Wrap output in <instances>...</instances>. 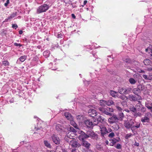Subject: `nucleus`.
Wrapping results in <instances>:
<instances>
[{
    "instance_id": "nucleus-57",
    "label": "nucleus",
    "mask_w": 152,
    "mask_h": 152,
    "mask_svg": "<svg viewBox=\"0 0 152 152\" xmlns=\"http://www.w3.org/2000/svg\"><path fill=\"white\" fill-rule=\"evenodd\" d=\"M134 145L135 146H138L139 145V143L135 142V143L134 144Z\"/></svg>"
},
{
    "instance_id": "nucleus-7",
    "label": "nucleus",
    "mask_w": 152,
    "mask_h": 152,
    "mask_svg": "<svg viewBox=\"0 0 152 152\" xmlns=\"http://www.w3.org/2000/svg\"><path fill=\"white\" fill-rule=\"evenodd\" d=\"M84 122L85 125L87 126L90 128L96 125V124H94V123H95L94 121L93 122H92L88 120H85Z\"/></svg>"
},
{
    "instance_id": "nucleus-51",
    "label": "nucleus",
    "mask_w": 152,
    "mask_h": 152,
    "mask_svg": "<svg viewBox=\"0 0 152 152\" xmlns=\"http://www.w3.org/2000/svg\"><path fill=\"white\" fill-rule=\"evenodd\" d=\"M10 3V0H7L6 3L4 4V5L5 7L8 6V4Z\"/></svg>"
},
{
    "instance_id": "nucleus-60",
    "label": "nucleus",
    "mask_w": 152,
    "mask_h": 152,
    "mask_svg": "<svg viewBox=\"0 0 152 152\" xmlns=\"http://www.w3.org/2000/svg\"><path fill=\"white\" fill-rule=\"evenodd\" d=\"M62 152H67L66 150L65 149H62Z\"/></svg>"
},
{
    "instance_id": "nucleus-48",
    "label": "nucleus",
    "mask_w": 152,
    "mask_h": 152,
    "mask_svg": "<svg viewBox=\"0 0 152 152\" xmlns=\"http://www.w3.org/2000/svg\"><path fill=\"white\" fill-rule=\"evenodd\" d=\"M145 116H147L149 118L151 116V114L149 112L145 114Z\"/></svg>"
},
{
    "instance_id": "nucleus-32",
    "label": "nucleus",
    "mask_w": 152,
    "mask_h": 152,
    "mask_svg": "<svg viewBox=\"0 0 152 152\" xmlns=\"http://www.w3.org/2000/svg\"><path fill=\"white\" fill-rule=\"evenodd\" d=\"M145 105V106L152 112V106H151L150 104L146 102Z\"/></svg>"
},
{
    "instance_id": "nucleus-26",
    "label": "nucleus",
    "mask_w": 152,
    "mask_h": 152,
    "mask_svg": "<svg viewBox=\"0 0 152 152\" xmlns=\"http://www.w3.org/2000/svg\"><path fill=\"white\" fill-rule=\"evenodd\" d=\"M50 54V52L48 50H46L43 53L44 56L46 58L48 57L49 56Z\"/></svg>"
},
{
    "instance_id": "nucleus-13",
    "label": "nucleus",
    "mask_w": 152,
    "mask_h": 152,
    "mask_svg": "<svg viewBox=\"0 0 152 152\" xmlns=\"http://www.w3.org/2000/svg\"><path fill=\"white\" fill-rule=\"evenodd\" d=\"M76 118L77 121L79 123H82L83 122H84L85 120V118L84 116L81 115L77 116Z\"/></svg>"
},
{
    "instance_id": "nucleus-56",
    "label": "nucleus",
    "mask_w": 152,
    "mask_h": 152,
    "mask_svg": "<svg viewBox=\"0 0 152 152\" xmlns=\"http://www.w3.org/2000/svg\"><path fill=\"white\" fill-rule=\"evenodd\" d=\"M147 70L149 71L152 70V66H151L147 68Z\"/></svg>"
},
{
    "instance_id": "nucleus-29",
    "label": "nucleus",
    "mask_w": 152,
    "mask_h": 152,
    "mask_svg": "<svg viewBox=\"0 0 152 152\" xmlns=\"http://www.w3.org/2000/svg\"><path fill=\"white\" fill-rule=\"evenodd\" d=\"M99 104L102 106H104L107 104L106 101L103 100H100Z\"/></svg>"
},
{
    "instance_id": "nucleus-61",
    "label": "nucleus",
    "mask_w": 152,
    "mask_h": 152,
    "mask_svg": "<svg viewBox=\"0 0 152 152\" xmlns=\"http://www.w3.org/2000/svg\"><path fill=\"white\" fill-rule=\"evenodd\" d=\"M19 34H23V32L22 31L20 30V31H19Z\"/></svg>"
},
{
    "instance_id": "nucleus-22",
    "label": "nucleus",
    "mask_w": 152,
    "mask_h": 152,
    "mask_svg": "<svg viewBox=\"0 0 152 152\" xmlns=\"http://www.w3.org/2000/svg\"><path fill=\"white\" fill-rule=\"evenodd\" d=\"M149 121V118L146 116H145L144 117L142 118L141 119V121L142 122H148Z\"/></svg>"
},
{
    "instance_id": "nucleus-20",
    "label": "nucleus",
    "mask_w": 152,
    "mask_h": 152,
    "mask_svg": "<svg viewBox=\"0 0 152 152\" xmlns=\"http://www.w3.org/2000/svg\"><path fill=\"white\" fill-rule=\"evenodd\" d=\"M111 142L110 143V145L111 146H114L115 144L119 141V140L114 138L110 140Z\"/></svg>"
},
{
    "instance_id": "nucleus-45",
    "label": "nucleus",
    "mask_w": 152,
    "mask_h": 152,
    "mask_svg": "<svg viewBox=\"0 0 152 152\" xmlns=\"http://www.w3.org/2000/svg\"><path fill=\"white\" fill-rule=\"evenodd\" d=\"M110 132L111 133L109 134L108 136L110 138L113 137L115 136V133L113 132Z\"/></svg>"
},
{
    "instance_id": "nucleus-64",
    "label": "nucleus",
    "mask_w": 152,
    "mask_h": 152,
    "mask_svg": "<svg viewBox=\"0 0 152 152\" xmlns=\"http://www.w3.org/2000/svg\"><path fill=\"white\" fill-rule=\"evenodd\" d=\"M49 152H55L53 151H50Z\"/></svg>"
},
{
    "instance_id": "nucleus-4",
    "label": "nucleus",
    "mask_w": 152,
    "mask_h": 152,
    "mask_svg": "<svg viewBox=\"0 0 152 152\" xmlns=\"http://www.w3.org/2000/svg\"><path fill=\"white\" fill-rule=\"evenodd\" d=\"M112 116L108 118V122L111 124L118 122L119 120V118L115 115H111Z\"/></svg>"
},
{
    "instance_id": "nucleus-34",
    "label": "nucleus",
    "mask_w": 152,
    "mask_h": 152,
    "mask_svg": "<svg viewBox=\"0 0 152 152\" xmlns=\"http://www.w3.org/2000/svg\"><path fill=\"white\" fill-rule=\"evenodd\" d=\"M45 145L48 148H50L51 146L50 144L47 141L45 140L44 141Z\"/></svg>"
},
{
    "instance_id": "nucleus-24",
    "label": "nucleus",
    "mask_w": 152,
    "mask_h": 152,
    "mask_svg": "<svg viewBox=\"0 0 152 152\" xmlns=\"http://www.w3.org/2000/svg\"><path fill=\"white\" fill-rule=\"evenodd\" d=\"M118 91L121 94H125V88H120L118 89Z\"/></svg>"
},
{
    "instance_id": "nucleus-14",
    "label": "nucleus",
    "mask_w": 152,
    "mask_h": 152,
    "mask_svg": "<svg viewBox=\"0 0 152 152\" xmlns=\"http://www.w3.org/2000/svg\"><path fill=\"white\" fill-rule=\"evenodd\" d=\"M88 138V137L86 134L83 132H81V134H80L78 137V139L80 140H84L85 139Z\"/></svg>"
},
{
    "instance_id": "nucleus-11",
    "label": "nucleus",
    "mask_w": 152,
    "mask_h": 152,
    "mask_svg": "<svg viewBox=\"0 0 152 152\" xmlns=\"http://www.w3.org/2000/svg\"><path fill=\"white\" fill-rule=\"evenodd\" d=\"M142 90V86L139 85L137 88H135L133 89V92L135 94L137 95V94L140 92L141 90Z\"/></svg>"
},
{
    "instance_id": "nucleus-39",
    "label": "nucleus",
    "mask_w": 152,
    "mask_h": 152,
    "mask_svg": "<svg viewBox=\"0 0 152 152\" xmlns=\"http://www.w3.org/2000/svg\"><path fill=\"white\" fill-rule=\"evenodd\" d=\"M130 109L131 111L134 113H135L137 110L136 107H135L133 106H131L130 108Z\"/></svg>"
},
{
    "instance_id": "nucleus-23",
    "label": "nucleus",
    "mask_w": 152,
    "mask_h": 152,
    "mask_svg": "<svg viewBox=\"0 0 152 152\" xmlns=\"http://www.w3.org/2000/svg\"><path fill=\"white\" fill-rule=\"evenodd\" d=\"M69 121H70V124L71 125L73 126L76 129H78L77 124H76L75 122L73 121V119L71 120H69Z\"/></svg>"
},
{
    "instance_id": "nucleus-1",
    "label": "nucleus",
    "mask_w": 152,
    "mask_h": 152,
    "mask_svg": "<svg viewBox=\"0 0 152 152\" xmlns=\"http://www.w3.org/2000/svg\"><path fill=\"white\" fill-rule=\"evenodd\" d=\"M49 8V5L47 4H44L39 6L36 12L39 14L46 12Z\"/></svg>"
},
{
    "instance_id": "nucleus-63",
    "label": "nucleus",
    "mask_w": 152,
    "mask_h": 152,
    "mask_svg": "<svg viewBox=\"0 0 152 152\" xmlns=\"http://www.w3.org/2000/svg\"><path fill=\"white\" fill-rule=\"evenodd\" d=\"M72 152H76L75 150V149H72Z\"/></svg>"
},
{
    "instance_id": "nucleus-17",
    "label": "nucleus",
    "mask_w": 152,
    "mask_h": 152,
    "mask_svg": "<svg viewBox=\"0 0 152 152\" xmlns=\"http://www.w3.org/2000/svg\"><path fill=\"white\" fill-rule=\"evenodd\" d=\"M64 115L67 119L69 121L73 119V117L69 112H65L64 114Z\"/></svg>"
},
{
    "instance_id": "nucleus-42",
    "label": "nucleus",
    "mask_w": 152,
    "mask_h": 152,
    "mask_svg": "<svg viewBox=\"0 0 152 152\" xmlns=\"http://www.w3.org/2000/svg\"><path fill=\"white\" fill-rule=\"evenodd\" d=\"M114 146L117 149H121L122 148L121 145L119 143L115 145Z\"/></svg>"
},
{
    "instance_id": "nucleus-10",
    "label": "nucleus",
    "mask_w": 152,
    "mask_h": 152,
    "mask_svg": "<svg viewBox=\"0 0 152 152\" xmlns=\"http://www.w3.org/2000/svg\"><path fill=\"white\" fill-rule=\"evenodd\" d=\"M53 141L56 144H58L60 143V139L56 135H53L52 137Z\"/></svg>"
},
{
    "instance_id": "nucleus-28",
    "label": "nucleus",
    "mask_w": 152,
    "mask_h": 152,
    "mask_svg": "<svg viewBox=\"0 0 152 152\" xmlns=\"http://www.w3.org/2000/svg\"><path fill=\"white\" fill-rule=\"evenodd\" d=\"M143 63L146 65H150L151 64V61L149 59H146L143 61Z\"/></svg>"
},
{
    "instance_id": "nucleus-35",
    "label": "nucleus",
    "mask_w": 152,
    "mask_h": 152,
    "mask_svg": "<svg viewBox=\"0 0 152 152\" xmlns=\"http://www.w3.org/2000/svg\"><path fill=\"white\" fill-rule=\"evenodd\" d=\"M124 117V114L123 113H119V117L118 118H119V120L122 121Z\"/></svg>"
},
{
    "instance_id": "nucleus-49",
    "label": "nucleus",
    "mask_w": 152,
    "mask_h": 152,
    "mask_svg": "<svg viewBox=\"0 0 152 152\" xmlns=\"http://www.w3.org/2000/svg\"><path fill=\"white\" fill-rule=\"evenodd\" d=\"M12 27L13 28H15V29H16L18 27V26L16 24H12Z\"/></svg>"
},
{
    "instance_id": "nucleus-31",
    "label": "nucleus",
    "mask_w": 152,
    "mask_h": 152,
    "mask_svg": "<svg viewBox=\"0 0 152 152\" xmlns=\"http://www.w3.org/2000/svg\"><path fill=\"white\" fill-rule=\"evenodd\" d=\"M17 16L16 12H15L12 14L9 17V19H10V20L12 19L14 17Z\"/></svg>"
},
{
    "instance_id": "nucleus-43",
    "label": "nucleus",
    "mask_w": 152,
    "mask_h": 152,
    "mask_svg": "<svg viewBox=\"0 0 152 152\" xmlns=\"http://www.w3.org/2000/svg\"><path fill=\"white\" fill-rule=\"evenodd\" d=\"M133 134L132 133H129L128 134H126L125 137V139H128V138H130L132 136Z\"/></svg>"
},
{
    "instance_id": "nucleus-40",
    "label": "nucleus",
    "mask_w": 152,
    "mask_h": 152,
    "mask_svg": "<svg viewBox=\"0 0 152 152\" xmlns=\"http://www.w3.org/2000/svg\"><path fill=\"white\" fill-rule=\"evenodd\" d=\"M2 64L5 66H9V63L7 61H2Z\"/></svg>"
},
{
    "instance_id": "nucleus-52",
    "label": "nucleus",
    "mask_w": 152,
    "mask_h": 152,
    "mask_svg": "<svg viewBox=\"0 0 152 152\" xmlns=\"http://www.w3.org/2000/svg\"><path fill=\"white\" fill-rule=\"evenodd\" d=\"M124 61L126 63H129L130 62V60L129 58H126L125 60Z\"/></svg>"
},
{
    "instance_id": "nucleus-21",
    "label": "nucleus",
    "mask_w": 152,
    "mask_h": 152,
    "mask_svg": "<svg viewBox=\"0 0 152 152\" xmlns=\"http://www.w3.org/2000/svg\"><path fill=\"white\" fill-rule=\"evenodd\" d=\"M140 123H137L135 125H133L131 128V130L133 132L134 130L139 128L140 126Z\"/></svg>"
},
{
    "instance_id": "nucleus-9",
    "label": "nucleus",
    "mask_w": 152,
    "mask_h": 152,
    "mask_svg": "<svg viewBox=\"0 0 152 152\" xmlns=\"http://www.w3.org/2000/svg\"><path fill=\"white\" fill-rule=\"evenodd\" d=\"M88 114L89 116L94 117L97 115V112L96 110L93 109H90L88 111Z\"/></svg>"
},
{
    "instance_id": "nucleus-44",
    "label": "nucleus",
    "mask_w": 152,
    "mask_h": 152,
    "mask_svg": "<svg viewBox=\"0 0 152 152\" xmlns=\"http://www.w3.org/2000/svg\"><path fill=\"white\" fill-rule=\"evenodd\" d=\"M145 50L146 51L149 50L151 52H152V45H149L148 48L146 49Z\"/></svg>"
},
{
    "instance_id": "nucleus-58",
    "label": "nucleus",
    "mask_w": 152,
    "mask_h": 152,
    "mask_svg": "<svg viewBox=\"0 0 152 152\" xmlns=\"http://www.w3.org/2000/svg\"><path fill=\"white\" fill-rule=\"evenodd\" d=\"M9 20H10V19H9V17H8V18H6L5 19V21H4V22H8V21H9Z\"/></svg>"
},
{
    "instance_id": "nucleus-46",
    "label": "nucleus",
    "mask_w": 152,
    "mask_h": 152,
    "mask_svg": "<svg viewBox=\"0 0 152 152\" xmlns=\"http://www.w3.org/2000/svg\"><path fill=\"white\" fill-rule=\"evenodd\" d=\"M107 109L108 112H113V110L112 108L107 107Z\"/></svg>"
},
{
    "instance_id": "nucleus-2",
    "label": "nucleus",
    "mask_w": 152,
    "mask_h": 152,
    "mask_svg": "<svg viewBox=\"0 0 152 152\" xmlns=\"http://www.w3.org/2000/svg\"><path fill=\"white\" fill-rule=\"evenodd\" d=\"M99 127L100 129L101 134L103 136L106 134L111 132L112 131L110 128H109L107 129L105 127L102 126H99Z\"/></svg>"
},
{
    "instance_id": "nucleus-54",
    "label": "nucleus",
    "mask_w": 152,
    "mask_h": 152,
    "mask_svg": "<svg viewBox=\"0 0 152 152\" xmlns=\"http://www.w3.org/2000/svg\"><path fill=\"white\" fill-rule=\"evenodd\" d=\"M116 107H117V109L118 110H119V111H121L122 110V108L121 107H119L118 106H117Z\"/></svg>"
},
{
    "instance_id": "nucleus-12",
    "label": "nucleus",
    "mask_w": 152,
    "mask_h": 152,
    "mask_svg": "<svg viewBox=\"0 0 152 152\" xmlns=\"http://www.w3.org/2000/svg\"><path fill=\"white\" fill-rule=\"evenodd\" d=\"M86 134L87 135L88 138L90 137L92 139H94L96 135L94 132L91 131H87Z\"/></svg>"
},
{
    "instance_id": "nucleus-37",
    "label": "nucleus",
    "mask_w": 152,
    "mask_h": 152,
    "mask_svg": "<svg viewBox=\"0 0 152 152\" xmlns=\"http://www.w3.org/2000/svg\"><path fill=\"white\" fill-rule=\"evenodd\" d=\"M56 130H57L58 131H60L62 129V126L60 124L57 125L56 126Z\"/></svg>"
},
{
    "instance_id": "nucleus-27",
    "label": "nucleus",
    "mask_w": 152,
    "mask_h": 152,
    "mask_svg": "<svg viewBox=\"0 0 152 152\" xmlns=\"http://www.w3.org/2000/svg\"><path fill=\"white\" fill-rule=\"evenodd\" d=\"M129 81L130 83L132 85L135 84L137 82L136 80H135L132 77L130 78L129 80Z\"/></svg>"
},
{
    "instance_id": "nucleus-59",
    "label": "nucleus",
    "mask_w": 152,
    "mask_h": 152,
    "mask_svg": "<svg viewBox=\"0 0 152 152\" xmlns=\"http://www.w3.org/2000/svg\"><path fill=\"white\" fill-rule=\"evenodd\" d=\"M72 17L74 19H75L76 18L75 15L73 14H72Z\"/></svg>"
},
{
    "instance_id": "nucleus-6",
    "label": "nucleus",
    "mask_w": 152,
    "mask_h": 152,
    "mask_svg": "<svg viewBox=\"0 0 152 152\" xmlns=\"http://www.w3.org/2000/svg\"><path fill=\"white\" fill-rule=\"evenodd\" d=\"M98 110L101 112L102 113H103L104 114L109 116L112 115V113H110L109 112H108L107 108H103L102 107H100L98 108Z\"/></svg>"
},
{
    "instance_id": "nucleus-55",
    "label": "nucleus",
    "mask_w": 152,
    "mask_h": 152,
    "mask_svg": "<svg viewBox=\"0 0 152 152\" xmlns=\"http://www.w3.org/2000/svg\"><path fill=\"white\" fill-rule=\"evenodd\" d=\"M87 3V1L86 0H85L83 2V5H82V6L83 7L84 5H85Z\"/></svg>"
},
{
    "instance_id": "nucleus-53",
    "label": "nucleus",
    "mask_w": 152,
    "mask_h": 152,
    "mask_svg": "<svg viewBox=\"0 0 152 152\" xmlns=\"http://www.w3.org/2000/svg\"><path fill=\"white\" fill-rule=\"evenodd\" d=\"M14 45L16 46H19L20 47L21 46V45L20 44H18L17 43H15Z\"/></svg>"
},
{
    "instance_id": "nucleus-16",
    "label": "nucleus",
    "mask_w": 152,
    "mask_h": 152,
    "mask_svg": "<svg viewBox=\"0 0 152 152\" xmlns=\"http://www.w3.org/2000/svg\"><path fill=\"white\" fill-rule=\"evenodd\" d=\"M95 120L94 121L95 122L94 124H96V125L99 124V122H101V121H103V119L102 118V116L100 115L97 116L96 119H95Z\"/></svg>"
},
{
    "instance_id": "nucleus-38",
    "label": "nucleus",
    "mask_w": 152,
    "mask_h": 152,
    "mask_svg": "<svg viewBox=\"0 0 152 152\" xmlns=\"http://www.w3.org/2000/svg\"><path fill=\"white\" fill-rule=\"evenodd\" d=\"M132 88H125V94H128L132 91Z\"/></svg>"
},
{
    "instance_id": "nucleus-18",
    "label": "nucleus",
    "mask_w": 152,
    "mask_h": 152,
    "mask_svg": "<svg viewBox=\"0 0 152 152\" xmlns=\"http://www.w3.org/2000/svg\"><path fill=\"white\" fill-rule=\"evenodd\" d=\"M142 77L146 80H152V73H150L148 76L143 74L142 75Z\"/></svg>"
},
{
    "instance_id": "nucleus-8",
    "label": "nucleus",
    "mask_w": 152,
    "mask_h": 152,
    "mask_svg": "<svg viewBox=\"0 0 152 152\" xmlns=\"http://www.w3.org/2000/svg\"><path fill=\"white\" fill-rule=\"evenodd\" d=\"M67 129L69 131V132H68V133L67 137L69 138H71L69 136V135L72 134L71 132H73V133H75L77 132V131L73 127L70 126H69L67 127Z\"/></svg>"
},
{
    "instance_id": "nucleus-15",
    "label": "nucleus",
    "mask_w": 152,
    "mask_h": 152,
    "mask_svg": "<svg viewBox=\"0 0 152 152\" xmlns=\"http://www.w3.org/2000/svg\"><path fill=\"white\" fill-rule=\"evenodd\" d=\"M126 99L133 101H135L137 100V98L136 97L132 94L129 95L128 97L126 98Z\"/></svg>"
},
{
    "instance_id": "nucleus-47",
    "label": "nucleus",
    "mask_w": 152,
    "mask_h": 152,
    "mask_svg": "<svg viewBox=\"0 0 152 152\" xmlns=\"http://www.w3.org/2000/svg\"><path fill=\"white\" fill-rule=\"evenodd\" d=\"M145 108L143 106H142L141 108L140 109V111H141L142 113H143L145 111Z\"/></svg>"
},
{
    "instance_id": "nucleus-62",
    "label": "nucleus",
    "mask_w": 152,
    "mask_h": 152,
    "mask_svg": "<svg viewBox=\"0 0 152 152\" xmlns=\"http://www.w3.org/2000/svg\"><path fill=\"white\" fill-rule=\"evenodd\" d=\"M105 144L107 145L109 144V142L108 140H106L105 142Z\"/></svg>"
},
{
    "instance_id": "nucleus-30",
    "label": "nucleus",
    "mask_w": 152,
    "mask_h": 152,
    "mask_svg": "<svg viewBox=\"0 0 152 152\" xmlns=\"http://www.w3.org/2000/svg\"><path fill=\"white\" fill-rule=\"evenodd\" d=\"M110 94L113 97H115L117 96L118 92H115L114 91H110Z\"/></svg>"
},
{
    "instance_id": "nucleus-33",
    "label": "nucleus",
    "mask_w": 152,
    "mask_h": 152,
    "mask_svg": "<svg viewBox=\"0 0 152 152\" xmlns=\"http://www.w3.org/2000/svg\"><path fill=\"white\" fill-rule=\"evenodd\" d=\"M107 104V105L110 106L113 104L114 103V102L111 99L106 101Z\"/></svg>"
},
{
    "instance_id": "nucleus-25",
    "label": "nucleus",
    "mask_w": 152,
    "mask_h": 152,
    "mask_svg": "<svg viewBox=\"0 0 152 152\" xmlns=\"http://www.w3.org/2000/svg\"><path fill=\"white\" fill-rule=\"evenodd\" d=\"M138 102L139 103L137 104L136 105V109L138 111H140V109L143 105L140 103V101H138Z\"/></svg>"
},
{
    "instance_id": "nucleus-5",
    "label": "nucleus",
    "mask_w": 152,
    "mask_h": 152,
    "mask_svg": "<svg viewBox=\"0 0 152 152\" xmlns=\"http://www.w3.org/2000/svg\"><path fill=\"white\" fill-rule=\"evenodd\" d=\"M69 145V146L73 148H78L80 146V145L74 140H72L70 141Z\"/></svg>"
},
{
    "instance_id": "nucleus-19",
    "label": "nucleus",
    "mask_w": 152,
    "mask_h": 152,
    "mask_svg": "<svg viewBox=\"0 0 152 152\" xmlns=\"http://www.w3.org/2000/svg\"><path fill=\"white\" fill-rule=\"evenodd\" d=\"M82 145L85 147L87 149H88L90 146V144L86 141L83 140Z\"/></svg>"
},
{
    "instance_id": "nucleus-50",
    "label": "nucleus",
    "mask_w": 152,
    "mask_h": 152,
    "mask_svg": "<svg viewBox=\"0 0 152 152\" xmlns=\"http://www.w3.org/2000/svg\"><path fill=\"white\" fill-rule=\"evenodd\" d=\"M127 97H126L124 95H121L119 97L121 99L123 100H125V99L126 98V99Z\"/></svg>"
},
{
    "instance_id": "nucleus-41",
    "label": "nucleus",
    "mask_w": 152,
    "mask_h": 152,
    "mask_svg": "<svg viewBox=\"0 0 152 152\" xmlns=\"http://www.w3.org/2000/svg\"><path fill=\"white\" fill-rule=\"evenodd\" d=\"M134 68L136 69V70L137 71V72H139L142 73H145V71L141 70L140 69H138L137 68H138V67L137 66H135V67Z\"/></svg>"
},
{
    "instance_id": "nucleus-36",
    "label": "nucleus",
    "mask_w": 152,
    "mask_h": 152,
    "mask_svg": "<svg viewBox=\"0 0 152 152\" xmlns=\"http://www.w3.org/2000/svg\"><path fill=\"white\" fill-rule=\"evenodd\" d=\"M26 56L24 55L23 56H21L19 58L20 60L22 62H23L25 60L26 58Z\"/></svg>"
},
{
    "instance_id": "nucleus-3",
    "label": "nucleus",
    "mask_w": 152,
    "mask_h": 152,
    "mask_svg": "<svg viewBox=\"0 0 152 152\" xmlns=\"http://www.w3.org/2000/svg\"><path fill=\"white\" fill-rule=\"evenodd\" d=\"M134 124V121L132 119H130L129 121L128 120H124L123 125L126 129L130 128L131 129V128Z\"/></svg>"
}]
</instances>
